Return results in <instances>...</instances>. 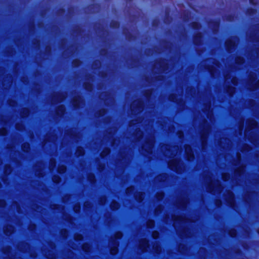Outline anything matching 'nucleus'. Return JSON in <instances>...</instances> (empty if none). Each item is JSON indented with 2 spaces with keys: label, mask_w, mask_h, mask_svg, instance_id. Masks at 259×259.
Segmentation results:
<instances>
[{
  "label": "nucleus",
  "mask_w": 259,
  "mask_h": 259,
  "mask_svg": "<svg viewBox=\"0 0 259 259\" xmlns=\"http://www.w3.org/2000/svg\"><path fill=\"white\" fill-rule=\"evenodd\" d=\"M205 181L208 185L207 187L208 192L213 194H221L223 188L219 181H212V178L209 176L206 178Z\"/></svg>",
  "instance_id": "f257e3e1"
},
{
  "label": "nucleus",
  "mask_w": 259,
  "mask_h": 259,
  "mask_svg": "<svg viewBox=\"0 0 259 259\" xmlns=\"http://www.w3.org/2000/svg\"><path fill=\"white\" fill-rule=\"evenodd\" d=\"M155 143L154 137L152 135H150L143 146V150H144L148 154H151L152 152V149Z\"/></svg>",
  "instance_id": "f03ea898"
},
{
  "label": "nucleus",
  "mask_w": 259,
  "mask_h": 259,
  "mask_svg": "<svg viewBox=\"0 0 259 259\" xmlns=\"http://www.w3.org/2000/svg\"><path fill=\"white\" fill-rule=\"evenodd\" d=\"M162 150H165L164 154L168 157H173L176 156L179 151L178 146L170 147L169 145L162 146Z\"/></svg>",
  "instance_id": "7ed1b4c3"
},
{
  "label": "nucleus",
  "mask_w": 259,
  "mask_h": 259,
  "mask_svg": "<svg viewBox=\"0 0 259 259\" xmlns=\"http://www.w3.org/2000/svg\"><path fill=\"white\" fill-rule=\"evenodd\" d=\"M143 103L140 100L134 101L131 106V109L133 114H137L141 112L143 110Z\"/></svg>",
  "instance_id": "20e7f679"
},
{
  "label": "nucleus",
  "mask_w": 259,
  "mask_h": 259,
  "mask_svg": "<svg viewBox=\"0 0 259 259\" xmlns=\"http://www.w3.org/2000/svg\"><path fill=\"white\" fill-rule=\"evenodd\" d=\"M181 161L177 158H174L168 162V165L170 169L177 172H180Z\"/></svg>",
  "instance_id": "39448f33"
},
{
  "label": "nucleus",
  "mask_w": 259,
  "mask_h": 259,
  "mask_svg": "<svg viewBox=\"0 0 259 259\" xmlns=\"http://www.w3.org/2000/svg\"><path fill=\"white\" fill-rule=\"evenodd\" d=\"M115 240H113L114 242V246L111 247L110 249V253L111 254L114 255L116 254L118 252V243L116 241L117 239H120L122 237V234L120 232H118L115 234Z\"/></svg>",
  "instance_id": "423d86ee"
},
{
  "label": "nucleus",
  "mask_w": 259,
  "mask_h": 259,
  "mask_svg": "<svg viewBox=\"0 0 259 259\" xmlns=\"http://www.w3.org/2000/svg\"><path fill=\"white\" fill-rule=\"evenodd\" d=\"M185 153L187 156L188 160L191 161L194 158L193 152L190 146L186 145L185 146Z\"/></svg>",
  "instance_id": "0eeeda50"
},
{
  "label": "nucleus",
  "mask_w": 259,
  "mask_h": 259,
  "mask_svg": "<svg viewBox=\"0 0 259 259\" xmlns=\"http://www.w3.org/2000/svg\"><path fill=\"white\" fill-rule=\"evenodd\" d=\"M247 128L245 131V135H247V130H251L257 127V122L255 120L253 119H249L246 121Z\"/></svg>",
  "instance_id": "6e6552de"
},
{
  "label": "nucleus",
  "mask_w": 259,
  "mask_h": 259,
  "mask_svg": "<svg viewBox=\"0 0 259 259\" xmlns=\"http://www.w3.org/2000/svg\"><path fill=\"white\" fill-rule=\"evenodd\" d=\"M226 201L229 205L232 208L234 207L235 204L234 195L232 192L229 191L227 192V196Z\"/></svg>",
  "instance_id": "1a4fd4ad"
},
{
  "label": "nucleus",
  "mask_w": 259,
  "mask_h": 259,
  "mask_svg": "<svg viewBox=\"0 0 259 259\" xmlns=\"http://www.w3.org/2000/svg\"><path fill=\"white\" fill-rule=\"evenodd\" d=\"M149 247V243L146 239H141L139 242V248L142 252H145Z\"/></svg>",
  "instance_id": "9d476101"
},
{
  "label": "nucleus",
  "mask_w": 259,
  "mask_h": 259,
  "mask_svg": "<svg viewBox=\"0 0 259 259\" xmlns=\"http://www.w3.org/2000/svg\"><path fill=\"white\" fill-rule=\"evenodd\" d=\"M65 98V97L64 95L60 93H56L54 95L52 102L53 103L61 102L64 100Z\"/></svg>",
  "instance_id": "9b49d317"
},
{
  "label": "nucleus",
  "mask_w": 259,
  "mask_h": 259,
  "mask_svg": "<svg viewBox=\"0 0 259 259\" xmlns=\"http://www.w3.org/2000/svg\"><path fill=\"white\" fill-rule=\"evenodd\" d=\"M225 45L227 51L230 52L235 48L236 43L234 40L229 39L226 40Z\"/></svg>",
  "instance_id": "f8f14e48"
},
{
  "label": "nucleus",
  "mask_w": 259,
  "mask_h": 259,
  "mask_svg": "<svg viewBox=\"0 0 259 259\" xmlns=\"http://www.w3.org/2000/svg\"><path fill=\"white\" fill-rule=\"evenodd\" d=\"M210 132V127L209 126H207L205 129L204 131L202 133L201 136V141H202V145L203 148L206 143V139L207 138V135Z\"/></svg>",
  "instance_id": "ddd939ff"
},
{
  "label": "nucleus",
  "mask_w": 259,
  "mask_h": 259,
  "mask_svg": "<svg viewBox=\"0 0 259 259\" xmlns=\"http://www.w3.org/2000/svg\"><path fill=\"white\" fill-rule=\"evenodd\" d=\"M4 231L7 235H10L14 232V228L12 225H7L4 227Z\"/></svg>",
  "instance_id": "4468645a"
},
{
  "label": "nucleus",
  "mask_w": 259,
  "mask_h": 259,
  "mask_svg": "<svg viewBox=\"0 0 259 259\" xmlns=\"http://www.w3.org/2000/svg\"><path fill=\"white\" fill-rule=\"evenodd\" d=\"M65 108L63 105H60L57 107V113L60 116L63 115V114L65 112Z\"/></svg>",
  "instance_id": "2eb2a0df"
},
{
  "label": "nucleus",
  "mask_w": 259,
  "mask_h": 259,
  "mask_svg": "<svg viewBox=\"0 0 259 259\" xmlns=\"http://www.w3.org/2000/svg\"><path fill=\"white\" fill-rule=\"evenodd\" d=\"M177 222H180L181 224H183L184 222L183 218L181 217H178L177 218H175L174 220V226L175 229L177 230Z\"/></svg>",
  "instance_id": "dca6fc26"
},
{
  "label": "nucleus",
  "mask_w": 259,
  "mask_h": 259,
  "mask_svg": "<svg viewBox=\"0 0 259 259\" xmlns=\"http://www.w3.org/2000/svg\"><path fill=\"white\" fill-rule=\"evenodd\" d=\"M143 136L142 131L139 128H137L136 130L135 138L137 141H140Z\"/></svg>",
  "instance_id": "f3484780"
},
{
  "label": "nucleus",
  "mask_w": 259,
  "mask_h": 259,
  "mask_svg": "<svg viewBox=\"0 0 259 259\" xmlns=\"http://www.w3.org/2000/svg\"><path fill=\"white\" fill-rule=\"evenodd\" d=\"M135 197L136 199L138 201L141 202L144 199V194L142 192L137 193L135 195Z\"/></svg>",
  "instance_id": "a211bd4d"
},
{
  "label": "nucleus",
  "mask_w": 259,
  "mask_h": 259,
  "mask_svg": "<svg viewBox=\"0 0 259 259\" xmlns=\"http://www.w3.org/2000/svg\"><path fill=\"white\" fill-rule=\"evenodd\" d=\"M111 209L115 210L119 208V204L118 202L115 201H112L110 204Z\"/></svg>",
  "instance_id": "6ab92c4d"
},
{
  "label": "nucleus",
  "mask_w": 259,
  "mask_h": 259,
  "mask_svg": "<svg viewBox=\"0 0 259 259\" xmlns=\"http://www.w3.org/2000/svg\"><path fill=\"white\" fill-rule=\"evenodd\" d=\"M84 154V151L82 147H78L76 151L75 152V154L77 156H79L83 155Z\"/></svg>",
  "instance_id": "aec40b11"
},
{
  "label": "nucleus",
  "mask_w": 259,
  "mask_h": 259,
  "mask_svg": "<svg viewBox=\"0 0 259 259\" xmlns=\"http://www.w3.org/2000/svg\"><path fill=\"white\" fill-rule=\"evenodd\" d=\"M110 152V150L109 148H105L104 149L103 151L101 153V156L102 157H104L107 155H108Z\"/></svg>",
  "instance_id": "412c9836"
},
{
  "label": "nucleus",
  "mask_w": 259,
  "mask_h": 259,
  "mask_svg": "<svg viewBox=\"0 0 259 259\" xmlns=\"http://www.w3.org/2000/svg\"><path fill=\"white\" fill-rule=\"evenodd\" d=\"M153 249L155 250V252L157 253H159L161 250V247L159 246L158 243H156L154 244Z\"/></svg>",
  "instance_id": "4be33fe9"
},
{
  "label": "nucleus",
  "mask_w": 259,
  "mask_h": 259,
  "mask_svg": "<svg viewBox=\"0 0 259 259\" xmlns=\"http://www.w3.org/2000/svg\"><path fill=\"white\" fill-rule=\"evenodd\" d=\"M22 149L24 152H28L30 149V145L28 143H24L22 145Z\"/></svg>",
  "instance_id": "5701e85b"
},
{
  "label": "nucleus",
  "mask_w": 259,
  "mask_h": 259,
  "mask_svg": "<svg viewBox=\"0 0 259 259\" xmlns=\"http://www.w3.org/2000/svg\"><path fill=\"white\" fill-rule=\"evenodd\" d=\"M66 167L64 165H60L58 168V171L59 174H63L65 172Z\"/></svg>",
  "instance_id": "b1692460"
},
{
  "label": "nucleus",
  "mask_w": 259,
  "mask_h": 259,
  "mask_svg": "<svg viewBox=\"0 0 259 259\" xmlns=\"http://www.w3.org/2000/svg\"><path fill=\"white\" fill-rule=\"evenodd\" d=\"M55 166H56L55 160H54L53 159H51L50 162V166H49V168H50V170H52L55 168Z\"/></svg>",
  "instance_id": "393cba45"
},
{
  "label": "nucleus",
  "mask_w": 259,
  "mask_h": 259,
  "mask_svg": "<svg viewBox=\"0 0 259 259\" xmlns=\"http://www.w3.org/2000/svg\"><path fill=\"white\" fill-rule=\"evenodd\" d=\"M235 62L237 64H241L244 63V60L243 58H242L241 57H237L235 59Z\"/></svg>",
  "instance_id": "a878e982"
},
{
  "label": "nucleus",
  "mask_w": 259,
  "mask_h": 259,
  "mask_svg": "<svg viewBox=\"0 0 259 259\" xmlns=\"http://www.w3.org/2000/svg\"><path fill=\"white\" fill-rule=\"evenodd\" d=\"M147 227L149 228H152L154 226V222L153 220H149L147 222Z\"/></svg>",
  "instance_id": "bb28decb"
},
{
  "label": "nucleus",
  "mask_w": 259,
  "mask_h": 259,
  "mask_svg": "<svg viewBox=\"0 0 259 259\" xmlns=\"http://www.w3.org/2000/svg\"><path fill=\"white\" fill-rule=\"evenodd\" d=\"M52 180L54 182L56 183H59L61 181V178L58 176H54L53 177Z\"/></svg>",
  "instance_id": "cd10ccee"
},
{
  "label": "nucleus",
  "mask_w": 259,
  "mask_h": 259,
  "mask_svg": "<svg viewBox=\"0 0 259 259\" xmlns=\"http://www.w3.org/2000/svg\"><path fill=\"white\" fill-rule=\"evenodd\" d=\"M222 179L224 181H227L230 179V175L228 174L224 173L222 175Z\"/></svg>",
  "instance_id": "c85d7f7f"
},
{
  "label": "nucleus",
  "mask_w": 259,
  "mask_h": 259,
  "mask_svg": "<svg viewBox=\"0 0 259 259\" xmlns=\"http://www.w3.org/2000/svg\"><path fill=\"white\" fill-rule=\"evenodd\" d=\"M164 197V194L162 192L158 193L156 194V198L158 200H160L162 199Z\"/></svg>",
  "instance_id": "c756f323"
},
{
  "label": "nucleus",
  "mask_w": 259,
  "mask_h": 259,
  "mask_svg": "<svg viewBox=\"0 0 259 259\" xmlns=\"http://www.w3.org/2000/svg\"><path fill=\"white\" fill-rule=\"evenodd\" d=\"M157 179L158 180H160L165 181L166 179V176L165 174L159 175L157 177Z\"/></svg>",
  "instance_id": "7c9ffc66"
},
{
  "label": "nucleus",
  "mask_w": 259,
  "mask_h": 259,
  "mask_svg": "<svg viewBox=\"0 0 259 259\" xmlns=\"http://www.w3.org/2000/svg\"><path fill=\"white\" fill-rule=\"evenodd\" d=\"M82 249L85 251L88 252L89 251L90 246L88 244L85 243L82 245Z\"/></svg>",
  "instance_id": "2f4dec72"
},
{
  "label": "nucleus",
  "mask_w": 259,
  "mask_h": 259,
  "mask_svg": "<svg viewBox=\"0 0 259 259\" xmlns=\"http://www.w3.org/2000/svg\"><path fill=\"white\" fill-rule=\"evenodd\" d=\"M140 122V120L138 121L137 120L136 121H135L134 120H132L130 123V127L131 128L132 126V125H136V127H137L138 125H137V124H139Z\"/></svg>",
  "instance_id": "473e14b6"
},
{
  "label": "nucleus",
  "mask_w": 259,
  "mask_h": 259,
  "mask_svg": "<svg viewBox=\"0 0 259 259\" xmlns=\"http://www.w3.org/2000/svg\"><path fill=\"white\" fill-rule=\"evenodd\" d=\"M134 190V188L133 187H130L126 189V193L127 194H130L133 193Z\"/></svg>",
  "instance_id": "72a5a7b5"
},
{
  "label": "nucleus",
  "mask_w": 259,
  "mask_h": 259,
  "mask_svg": "<svg viewBox=\"0 0 259 259\" xmlns=\"http://www.w3.org/2000/svg\"><path fill=\"white\" fill-rule=\"evenodd\" d=\"M152 236L153 238H154V239L158 238V237H159V233H158V232H157V231H154L152 233Z\"/></svg>",
  "instance_id": "f704fd0d"
},
{
  "label": "nucleus",
  "mask_w": 259,
  "mask_h": 259,
  "mask_svg": "<svg viewBox=\"0 0 259 259\" xmlns=\"http://www.w3.org/2000/svg\"><path fill=\"white\" fill-rule=\"evenodd\" d=\"M80 209V206L79 205H75L73 207V210L75 212H78L79 211Z\"/></svg>",
  "instance_id": "c9c22d12"
},
{
  "label": "nucleus",
  "mask_w": 259,
  "mask_h": 259,
  "mask_svg": "<svg viewBox=\"0 0 259 259\" xmlns=\"http://www.w3.org/2000/svg\"><path fill=\"white\" fill-rule=\"evenodd\" d=\"M7 130L6 128H2L0 130V135L2 136H5L7 134Z\"/></svg>",
  "instance_id": "e433bc0d"
},
{
  "label": "nucleus",
  "mask_w": 259,
  "mask_h": 259,
  "mask_svg": "<svg viewBox=\"0 0 259 259\" xmlns=\"http://www.w3.org/2000/svg\"><path fill=\"white\" fill-rule=\"evenodd\" d=\"M228 92L229 93V95L230 96H232L235 92V88L231 87L229 89V90L228 91Z\"/></svg>",
  "instance_id": "4c0bfd02"
},
{
  "label": "nucleus",
  "mask_w": 259,
  "mask_h": 259,
  "mask_svg": "<svg viewBox=\"0 0 259 259\" xmlns=\"http://www.w3.org/2000/svg\"><path fill=\"white\" fill-rule=\"evenodd\" d=\"M192 27L194 29H198L200 27V24L197 22H194L193 24Z\"/></svg>",
  "instance_id": "58836bf2"
},
{
  "label": "nucleus",
  "mask_w": 259,
  "mask_h": 259,
  "mask_svg": "<svg viewBox=\"0 0 259 259\" xmlns=\"http://www.w3.org/2000/svg\"><path fill=\"white\" fill-rule=\"evenodd\" d=\"M231 82L234 85H236L237 83V79L236 77H233L231 79Z\"/></svg>",
  "instance_id": "ea45409f"
},
{
  "label": "nucleus",
  "mask_w": 259,
  "mask_h": 259,
  "mask_svg": "<svg viewBox=\"0 0 259 259\" xmlns=\"http://www.w3.org/2000/svg\"><path fill=\"white\" fill-rule=\"evenodd\" d=\"M169 100L173 102H176V98L173 95H170Z\"/></svg>",
  "instance_id": "a19ab883"
},
{
  "label": "nucleus",
  "mask_w": 259,
  "mask_h": 259,
  "mask_svg": "<svg viewBox=\"0 0 259 259\" xmlns=\"http://www.w3.org/2000/svg\"><path fill=\"white\" fill-rule=\"evenodd\" d=\"M73 64L74 66H77L79 64V61L78 60H74Z\"/></svg>",
  "instance_id": "79ce46f5"
},
{
  "label": "nucleus",
  "mask_w": 259,
  "mask_h": 259,
  "mask_svg": "<svg viewBox=\"0 0 259 259\" xmlns=\"http://www.w3.org/2000/svg\"><path fill=\"white\" fill-rule=\"evenodd\" d=\"M213 67L212 66L211 67H208L207 68V69L208 70V71L210 72V73L211 74V75H213V69H212V67Z\"/></svg>",
  "instance_id": "37998d69"
},
{
  "label": "nucleus",
  "mask_w": 259,
  "mask_h": 259,
  "mask_svg": "<svg viewBox=\"0 0 259 259\" xmlns=\"http://www.w3.org/2000/svg\"><path fill=\"white\" fill-rule=\"evenodd\" d=\"M236 231H232L231 232H230V235L232 237H235V235H236Z\"/></svg>",
  "instance_id": "c03bdc74"
},
{
  "label": "nucleus",
  "mask_w": 259,
  "mask_h": 259,
  "mask_svg": "<svg viewBox=\"0 0 259 259\" xmlns=\"http://www.w3.org/2000/svg\"><path fill=\"white\" fill-rule=\"evenodd\" d=\"M23 113L25 114V116H27L29 113V111L27 109H24Z\"/></svg>",
  "instance_id": "a18cd8bd"
},
{
  "label": "nucleus",
  "mask_w": 259,
  "mask_h": 259,
  "mask_svg": "<svg viewBox=\"0 0 259 259\" xmlns=\"http://www.w3.org/2000/svg\"><path fill=\"white\" fill-rule=\"evenodd\" d=\"M90 180L92 182H94V180H95V177L94 175H92L90 177Z\"/></svg>",
  "instance_id": "49530a36"
},
{
  "label": "nucleus",
  "mask_w": 259,
  "mask_h": 259,
  "mask_svg": "<svg viewBox=\"0 0 259 259\" xmlns=\"http://www.w3.org/2000/svg\"><path fill=\"white\" fill-rule=\"evenodd\" d=\"M75 239L76 240H81L82 239V236L81 235L75 236Z\"/></svg>",
  "instance_id": "de8ad7c7"
},
{
  "label": "nucleus",
  "mask_w": 259,
  "mask_h": 259,
  "mask_svg": "<svg viewBox=\"0 0 259 259\" xmlns=\"http://www.w3.org/2000/svg\"><path fill=\"white\" fill-rule=\"evenodd\" d=\"M213 64L216 66V67H218L219 66V64H218V62L216 61V60H213Z\"/></svg>",
  "instance_id": "09e8293b"
},
{
  "label": "nucleus",
  "mask_w": 259,
  "mask_h": 259,
  "mask_svg": "<svg viewBox=\"0 0 259 259\" xmlns=\"http://www.w3.org/2000/svg\"><path fill=\"white\" fill-rule=\"evenodd\" d=\"M85 88L87 90H89V91L91 90L92 89V87L91 85H89L88 87H85Z\"/></svg>",
  "instance_id": "8fccbe9b"
},
{
  "label": "nucleus",
  "mask_w": 259,
  "mask_h": 259,
  "mask_svg": "<svg viewBox=\"0 0 259 259\" xmlns=\"http://www.w3.org/2000/svg\"><path fill=\"white\" fill-rule=\"evenodd\" d=\"M221 204H222L221 201L220 200H219V201H217V204H217V205L218 206H221Z\"/></svg>",
  "instance_id": "3c124183"
},
{
  "label": "nucleus",
  "mask_w": 259,
  "mask_h": 259,
  "mask_svg": "<svg viewBox=\"0 0 259 259\" xmlns=\"http://www.w3.org/2000/svg\"><path fill=\"white\" fill-rule=\"evenodd\" d=\"M210 108V104L209 103L208 105H207L206 107V110H209Z\"/></svg>",
  "instance_id": "603ef678"
},
{
  "label": "nucleus",
  "mask_w": 259,
  "mask_h": 259,
  "mask_svg": "<svg viewBox=\"0 0 259 259\" xmlns=\"http://www.w3.org/2000/svg\"><path fill=\"white\" fill-rule=\"evenodd\" d=\"M258 87V84H255V85L254 87H253L251 89L252 90H254L256 88H257V87Z\"/></svg>",
  "instance_id": "864d4df0"
},
{
  "label": "nucleus",
  "mask_w": 259,
  "mask_h": 259,
  "mask_svg": "<svg viewBox=\"0 0 259 259\" xmlns=\"http://www.w3.org/2000/svg\"><path fill=\"white\" fill-rule=\"evenodd\" d=\"M5 205V202L4 201H2L1 202L0 205L1 206H4Z\"/></svg>",
  "instance_id": "5fc2aeb1"
},
{
  "label": "nucleus",
  "mask_w": 259,
  "mask_h": 259,
  "mask_svg": "<svg viewBox=\"0 0 259 259\" xmlns=\"http://www.w3.org/2000/svg\"><path fill=\"white\" fill-rule=\"evenodd\" d=\"M225 78L226 81H227L230 78V77H228L227 75H226L225 76Z\"/></svg>",
  "instance_id": "6e6d98bb"
},
{
  "label": "nucleus",
  "mask_w": 259,
  "mask_h": 259,
  "mask_svg": "<svg viewBox=\"0 0 259 259\" xmlns=\"http://www.w3.org/2000/svg\"><path fill=\"white\" fill-rule=\"evenodd\" d=\"M183 136V134L182 133H180V135L179 136V137L180 138H181Z\"/></svg>",
  "instance_id": "4d7b16f0"
},
{
  "label": "nucleus",
  "mask_w": 259,
  "mask_h": 259,
  "mask_svg": "<svg viewBox=\"0 0 259 259\" xmlns=\"http://www.w3.org/2000/svg\"><path fill=\"white\" fill-rule=\"evenodd\" d=\"M237 157H238V159L240 158V156H240V153H237Z\"/></svg>",
  "instance_id": "13d9d810"
},
{
  "label": "nucleus",
  "mask_w": 259,
  "mask_h": 259,
  "mask_svg": "<svg viewBox=\"0 0 259 259\" xmlns=\"http://www.w3.org/2000/svg\"><path fill=\"white\" fill-rule=\"evenodd\" d=\"M74 105L76 106V107H77L78 106V104L77 103H74Z\"/></svg>",
  "instance_id": "bf43d9fd"
},
{
  "label": "nucleus",
  "mask_w": 259,
  "mask_h": 259,
  "mask_svg": "<svg viewBox=\"0 0 259 259\" xmlns=\"http://www.w3.org/2000/svg\"><path fill=\"white\" fill-rule=\"evenodd\" d=\"M9 172H10L11 171V168L10 166L9 167Z\"/></svg>",
  "instance_id": "052dcab7"
},
{
  "label": "nucleus",
  "mask_w": 259,
  "mask_h": 259,
  "mask_svg": "<svg viewBox=\"0 0 259 259\" xmlns=\"http://www.w3.org/2000/svg\"><path fill=\"white\" fill-rule=\"evenodd\" d=\"M198 37H199L198 38H199V40H200L201 38V36L200 34L199 35Z\"/></svg>",
  "instance_id": "680f3d73"
},
{
  "label": "nucleus",
  "mask_w": 259,
  "mask_h": 259,
  "mask_svg": "<svg viewBox=\"0 0 259 259\" xmlns=\"http://www.w3.org/2000/svg\"><path fill=\"white\" fill-rule=\"evenodd\" d=\"M104 113H105V111H104V110H103V111H102V113H101V114H104Z\"/></svg>",
  "instance_id": "e2e57ef3"
},
{
  "label": "nucleus",
  "mask_w": 259,
  "mask_h": 259,
  "mask_svg": "<svg viewBox=\"0 0 259 259\" xmlns=\"http://www.w3.org/2000/svg\"><path fill=\"white\" fill-rule=\"evenodd\" d=\"M250 3H252V4H253V2H252V0H250Z\"/></svg>",
  "instance_id": "0e129e2a"
},
{
  "label": "nucleus",
  "mask_w": 259,
  "mask_h": 259,
  "mask_svg": "<svg viewBox=\"0 0 259 259\" xmlns=\"http://www.w3.org/2000/svg\"><path fill=\"white\" fill-rule=\"evenodd\" d=\"M8 171V169H6V172H7Z\"/></svg>",
  "instance_id": "69168bd1"
},
{
  "label": "nucleus",
  "mask_w": 259,
  "mask_h": 259,
  "mask_svg": "<svg viewBox=\"0 0 259 259\" xmlns=\"http://www.w3.org/2000/svg\"><path fill=\"white\" fill-rule=\"evenodd\" d=\"M217 27H219V24H217Z\"/></svg>",
  "instance_id": "338daca9"
}]
</instances>
